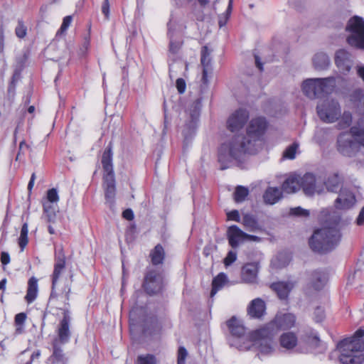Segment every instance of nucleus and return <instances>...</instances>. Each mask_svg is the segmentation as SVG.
Listing matches in <instances>:
<instances>
[{
  "label": "nucleus",
  "mask_w": 364,
  "mask_h": 364,
  "mask_svg": "<svg viewBox=\"0 0 364 364\" xmlns=\"http://www.w3.org/2000/svg\"><path fill=\"white\" fill-rule=\"evenodd\" d=\"M227 279L226 275L224 273H220L215 277L212 282V290L210 296H213L216 292L224 285Z\"/></svg>",
  "instance_id": "35"
},
{
  "label": "nucleus",
  "mask_w": 364,
  "mask_h": 364,
  "mask_svg": "<svg viewBox=\"0 0 364 364\" xmlns=\"http://www.w3.org/2000/svg\"><path fill=\"white\" fill-rule=\"evenodd\" d=\"M364 329H358L355 334L346 338L336 346L329 355V359L341 364H360L364 360Z\"/></svg>",
  "instance_id": "4"
},
{
  "label": "nucleus",
  "mask_w": 364,
  "mask_h": 364,
  "mask_svg": "<svg viewBox=\"0 0 364 364\" xmlns=\"http://www.w3.org/2000/svg\"><path fill=\"white\" fill-rule=\"evenodd\" d=\"M242 224L250 232H257L262 228L255 217L250 214H245L242 217Z\"/></svg>",
  "instance_id": "30"
},
{
  "label": "nucleus",
  "mask_w": 364,
  "mask_h": 364,
  "mask_svg": "<svg viewBox=\"0 0 364 364\" xmlns=\"http://www.w3.org/2000/svg\"><path fill=\"white\" fill-rule=\"evenodd\" d=\"M289 213L290 215L300 217H308L309 215V211L301 207L291 208Z\"/></svg>",
  "instance_id": "44"
},
{
  "label": "nucleus",
  "mask_w": 364,
  "mask_h": 364,
  "mask_svg": "<svg viewBox=\"0 0 364 364\" xmlns=\"http://www.w3.org/2000/svg\"><path fill=\"white\" fill-rule=\"evenodd\" d=\"M314 319L316 322H321L324 318V311L321 307H317L314 311Z\"/></svg>",
  "instance_id": "54"
},
{
  "label": "nucleus",
  "mask_w": 364,
  "mask_h": 364,
  "mask_svg": "<svg viewBox=\"0 0 364 364\" xmlns=\"http://www.w3.org/2000/svg\"><path fill=\"white\" fill-rule=\"evenodd\" d=\"M90 46V41L88 38H85L82 47L80 48V55H83L85 54L86 51L88 50Z\"/></svg>",
  "instance_id": "60"
},
{
  "label": "nucleus",
  "mask_w": 364,
  "mask_h": 364,
  "mask_svg": "<svg viewBox=\"0 0 364 364\" xmlns=\"http://www.w3.org/2000/svg\"><path fill=\"white\" fill-rule=\"evenodd\" d=\"M312 62L314 68L317 70H326L330 65L328 56L323 52L316 53L312 59Z\"/></svg>",
  "instance_id": "28"
},
{
  "label": "nucleus",
  "mask_w": 364,
  "mask_h": 364,
  "mask_svg": "<svg viewBox=\"0 0 364 364\" xmlns=\"http://www.w3.org/2000/svg\"><path fill=\"white\" fill-rule=\"evenodd\" d=\"M326 281V277L323 272L315 271L312 273L311 285L315 289H321L324 286Z\"/></svg>",
  "instance_id": "33"
},
{
  "label": "nucleus",
  "mask_w": 364,
  "mask_h": 364,
  "mask_svg": "<svg viewBox=\"0 0 364 364\" xmlns=\"http://www.w3.org/2000/svg\"><path fill=\"white\" fill-rule=\"evenodd\" d=\"M211 50H210L208 46H205L201 49V58L200 63L203 66V77L202 80L204 83L208 82V75L209 73H211L212 68L210 66L211 58H210Z\"/></svg>",
  "instance_id": "21"
},
{
  "label": "nucleus",
  "mask_w": 364,
  "mask_h": 364,
  "mask_svg": "<svg viewBox=\"0 0 364 364\" xmlns=\"http://www.w3.org/2000/svg\"><path fill=\"white\" fill-rule=\"evenodd\" d=\"M28 225L27 223H23L22 225L20 236L18 239V244L21 248V251L23 252L28 245Z\"/></svg>",
  "instance_id": "36"
},
{
  "label": "nucleus",
  "mask_w": 364,
  "mask_h": 364,
  "mask_svg": "<svg viewBox=\"0 0 364 364\" xmlns=\"http://www.w3.org/2000/svg\"><path fill=\"white\" fill-rule=\"evenodd\" d=\"M266 128L267 121L264 117L254 118L247 127L246 136L236 135L223 144L218 151L220 169H226L235 162L241 163L247 155L256 154Z\"/></svg>",
  "instance_id": "1"
},
{
  "label": "nucleus",
  "mask_w": 364,
  "mask_h": 364,
  "mask_svg": "<svg viewBox=\"0 0 364 364\" xmlns=\"http://www.w3.org/2000/svg\"><path fill=\"white\" fill-rule=\"evenodd\" d=\"M322 228L314 230L309 240V246L314 252L326 253L333 250L341 240L339 223L341 217L333 212L327 217Z\"/></svg>",
  "instance_id": "3"
},
{
  "label": "nucleus",
  "mask_w": 364,
  "mask_h": 364,
  "mask_svg": "<svg viewBox=\"0 0 364 364\" xmlns=\"http://www.w3.org/2000/svg\"><path fill=\"white\" fill-rule=\"evenodd\" d=\"M336 79L333 77L309 78L302 82L301 90L304 95L313 100L331 93L336 87Z\"/></svg>",
  "instance_id": "5"
},
{
  "label": "nucleus",
  "mask_w": 364,
  "mask_h": 364,
  "mask_svg": "<svg viewBox=\"0 0 364 364\" xmlns=\"http://www.w3.org/2000/svg\"><path fill=\"white\" fill-rule=\"evenodd\" d=\"M282 198V191L277 187H269L263 194L264 202L268 205H274Z\"/></svg>",
  "instance_id": "25"
},
{
  "label": "nucleus",
  "mask_w": 364,
  "mask_h": 364,
  "mask_svg": "<svg viewBox=\"0 0 364 364\" xmlns=\"http://www.w3.org/2000/svg\"><path fill=\"white\" fill-rule=\"evenodd\" d=\"M245 240L259 242V241H260V238L256 235H252L247 234V236L245 237Z\"/></svg>",
  "instance_id": "63"
},
{
  "label": "nucleus",
  "mask_w": 364,
  "mask_h": 364,
  "mask_svg": "<svg viewBox=\"0 0 364 364\" xmlns=\"http://www.w3.org/2000/svg\"><path fill=\"white\" fill-rule=\"evenodd\" d=\"M301 187L307 196H313L315 193H322L324 191L323 186L318 184L315 176L311 173H306L303 177H299Z\"/></svg>",
  "instance_id": "13"
},
{
  "label": "nucleus",
  "mask_w": 364,
  "mask_h": 364,
  "mask_svg": "<svg viewBox=\"0 0 364 364\" xmlns=\"http://www.w3.org/2000/svg\"><path fill=\"white\" fill-rule=\"evenodd\" d=\"M334 60L337 68L344 74L350 72L353 64L351 53L343 48L336 52Z\"/></svg>",
  "instance_id": "16"
},
{
  "label": "nucleus",
  "mask_w": 364,
  "mask_h": 364,
  "mask_svg": "<svg viewBox=\"0 0 364 364\" xmlns=\"http://www.w3.org/2000/svg\"><path fill=\"white\" fill-rule=\"evenodd\" d=\"M245 236H247V233L243 232L237 225H231L228 228V240L230 245L233 248L237 247L240 242L245 241Z\"/></svg>",
  "instance_id": "19"
},
{
  "label": "nucleus",
  "mask_w": 364,
  "mask_h": 364,
  "mask_svg": "<svg viewBox=\"0 0 364 364\" xmlns=\"http://www.w3.org/2000/svg\"><path fill=\"white\" fill-rule=\"evenodd\" d=\"M149 257L153 265H159L163 264L165 259V251L161 245L158 244L150 252Z\"/></svg>",
  "instance_id": "31"
},
{
  "label": "nucleus",
  "mask_w": 364,
  "mask_h": 364,
  "mask_svg": "<svg viewBox=\"0 0 364 364\" xmlns=\"http://www.w3.org/2000/svg\"><path fill=\"white\" fill-rule=\"evenodd\" d=\"M49 364H65L67 358L62 350L56 347L55 345L54 352L49 358Z\"/></svg>",
  "instance_id": "34"
},
{
  "label": "nucleus",
  "mask_w": 364,
  "mask_h": 364,
  "mask_svg": "<svg viewBox=\"0 0 364 364\" xmlns=\"http://www.w3.org/2000/svg\"><path fill=\"white\" fill-rule=\"evenodd\" d=\"M4 31L1 23L0 22V73H2L5 69V60L4 59Z\"/></svg>",
  "instance_id": "39"
},
{
  "label": "nucleus",
  "mask_w": 364,
  "mask_h": 364,
  "mask_svg": "<svg viewBox=\"0 0 364 364\" xmlns=\"http://www.w3.org/2000/svg\"><path fill=\"white\" fill-rule=\"evenodd\" d=\"M298 144H292L289 146L283 152V157L287 159H294L296 156Z\"/></svg>",
  "instance_id": "42"
},
{
  "label": "nucleus",
  "mask_w": 364,
  "mask_h": 364,
  "mask_svg": "<svg viewBox=\"0 0 364 364\" xmlns=\"http://www.w3.org/2000/svg\"><path fill=\"white\" fill-rule=\"evenodd\" d=\"M357 74L364 82V65L357 66Z\"/></svg>",
  "instance_id": "62"
},
{
  "label": "nucleus",
  "mask_w": 364,
  "mask_h": 364,
  "mask_svg": "<svg viewBox=\"0 0 364 364\" xmlns=\"http://www.w3.org/2000/svg\"><path fill=\"white\" fill-rule=\"evenodd\" d=\"M343 178L337 173H331L324 181V185L329 192L336 193L341 189Z\"/></svg>",
  "instance_id": "24"
},
{
  "label": "nucleus",
  "mask_w": 364,
  "mask_h": 364,
  "mask_svg": "<svg viewBox=\"0 0 364 364\" xmlns=\"http://www.w3.org/2000/svg\"><path fill=\"white\" fill-rule=\"evenodd\" d=\"M112 155V147L111 144H109L102 154V164L104 171L103 186L105 192V198L110 203V205L114 204L116 192Z\"/></svg>",
  "instance_id": "6"
},
{
  "label": "nucleus",
  "mask_w": 364,
  "mask_h": 364,
  "mask_svg": "<svg viewBox=\"0 0 364 364\" xmlns=\"http://www.w3.org/2000/svg\"><path fill=\"white\" fill-rule=\"evenodd\" d=\"M143 287L147 294L152 295L159 293L163 288V276L161 272L151 269L145 275Z\"/></svg>",
  "instance_id": "12"
},
{
  "label": "nucleus",
  "mask_w": 364,
  "mask_h": 364,
  "mask_svg": "<svg viewBox=\"0 0 364 364\" xmlns=\"http://www.w3.org/2000/svg\"><path fill=\"white\" fill-rule=\"evenodd\" d=\"M102 12L105 15L106 19L109 18V0H104L102 5Z\"/></svg>",
  "instance_id": "56"
},
{
  "label": "nucleus",
  "mask_w": 364,
  "mask_h": 364,
  "mask_svg": "<svg viewBox=\"0 0 364 364\" xmlns=\"http://www.w3.org/2000/svg\"><path fill=\"white\" fill-rule=\"evenodd\" d=\"M227 326L232 336L241 338L245 334V328L242 322L235 316L227 321Z\"/></svg>",
  "instance_id": "23"
},
{
  "label": "nucleus",
  "mask_w": 364,
  "mask_h": 364,
  "mask_svg": "<svg viewBox=\"0 0 364 364\" xmlns=\"http://www.w3.org/2000/svg\"><path fill=\"white\" fill-rule=\"evenodd\" d=\"M337 149L339 153L347 157H353L360 151V144L350 132L341 133L337 140Z\"/></svg>",
  "instance_id": "10"
},
{
  "label": "nucleus",
  "mask_w": 364,
  "mask_h": 364,
  "mask_svg": "<svg viewBox=\"0 0 364 364\" xmlns=\"http://www.w3.org/2000/svg\"><path fill=\"white\" fill-rule=\"evenodd\" d=\"M306 342L311 348L314 349L321 346V341L316 335L308 337Z\"/></svg>",
  "instance_id": "48"
},
{
  "label": "nucleus",
  "mask_w": 364,
  "mask_h": 364,
  "mask_svg": "<svg viewBox=\"0 0 364 364\" xmlns=\"http://www.w3.org/2000/svg\"><path fill=\"white\" fill-rule=\"evenodd\" d=\"M249 119V112L245 109H239L233 112L227 121L228 129L232 132L242 129Z\"/></svg>",
  "instance_id": "14"
},
{
  "label": "nucleus",
  "mask_w": 364,
  "mask_h": 364,
  "mask_svg": "<svg viewBox=\"0 0 364 364\" xmlns=\"http://www.w3.org/2000/svg\"><path fill=\"white\" fill-rule=\"evenodd\" d=\"M1 262L4 266L8 264L10 262V256L8 252H2L1 253Z\"/></svg>",
  "instance_id": "58"
},
{
  "label": "nucleus",
  "mask_w": 364,
  "mask_h": 364,
  "mask_svg": "<svg viewBox=\"0 0 364 364\" xmlns=\"http://www.w3.org/2000/svg\"><path fill=\"white\" fill-rule=\"evenodd\" d=\"M149 322L153 327L154 331H158L159 329V326L156 318H151Z\"/></svg>",
  "instance_id": "64"
},
{
  "label": "nucleus",
  "mask_w": 364,
  "mask_h": 364,
  "mask_svg": "<svg viewBox=\"0 0 364 364\" xmlns=\"http://www.w3.org/2000/svg\"><path fill=\"white\" fill-rule=\"evenodd\" d=\"M65 267V256L62 249L58 250L55 255L54 269L52 274V291L50 298L56 296L55 287L57 284L58 279H59L61 273Z\"/></svg>",
  "instance_id": "15"
},
{
  "label": "nucleus",
  "mask_w": 364,
  "mask_h": 364,
  "mask_svg": "<svg viewBox=\"0 0 364 364\" xmlns=\"http://www.w3.org/2000/svg\"><path fill=\"white\" fill-rule=\"evenodd\" d=\"M232 0H229V4H228V9H227V14L225 16H222V17H220L219 18V21H218V24H219V26L221 28L223 26H224L226 23H227V21H228V16L231 11V9H232Z\"/></svg>",
  "instance_id": "50"
},
{
  "label": "nucleus",
  "mask_w": 364,
  "mask_h": 364,
  "mask_svg": "<svg viewBox=\"0 0 364 364\" xmlns=\"http://www.w3.org/2000/svg\"><path fill=\"white\" fill-rule=\"evenodd\" d=\"M200 102L199 100H196L193 102L186 111L188 119L182 130L183 135L184 136L186 140H187L189 137H191L195 133L197 127V122L200 115Z\"/></svg>",
  "instance_id": "11"
},
{
  "label": "nucleus",
  "mask_w": 364,
  "mask_h": 364,
  "mask_svg": "<svg viewBox=\"0 0 364 364\" xmlns=\"http://www.w3.org/2000/svg\"><path fill=\"white\" fill-rule=\"evenodd\" d=\"M187 355H188V352H187L186 349L183 346L179 347L178 350L177 364H186V358Z\"/></svg>",
  "instance_id": "47"
},
{
  "label": "nucleus",
  "mask_w": 364,
  "mask_h": 364,
  "mask_svg": "<svg viewBox=\"0 0 364 364\" xmlns=\"http://www.w3.org/2000/svg\"><path fill=\"white\" fill-rule=\"evenodd\" d=\"M298 342L297 337L292 332L284 333L280 336V346L287 350H290L296 346Z\"/></svg>",
  "instance_id": "26"
},
{
  "label": "nucleus",
  "mask_w": 364,
  "mask_h": 364,
  "mask_svg": "<svg viewBox=\"0 0 364 364\" xmlns=\"http://www.w3.org/2000/svg\"><path fill=\"white\" fill-rule=\"evenodd\" d=\"M294 287V284L291 282H279L271 285L272 290L277 293L281 299H287Z\"/></svg>",
  "instance_id": "22"
},
{
  "label": "nucleus",
  "mask_w": 364,
  "mask_h": 364,
  "mask_svg": "<svg viewBox=\"0 0 364 364\" xmlns=\"http://www.w3.org/2000/svg\"><path fill=\"white\" fill-rule=\"evenodd\" d=\"M26 318V315L24 313H19L15 316V325L16 330L15 334L19 335L23 333L24 331V323Z\"/></svg>",
  "instance_id": "37"
},
{
  "label": "nucleus",
  "mask_w": 364,
  "mask_h": 364,
  "mask_svg": "<svg viewBox=\"0 0 364 364\" xmlns=\"http://www.w3.org/2000/svg\"><path fill=\"white\" fill-rule=\"evenodd\" d=\"M296 316L291 313H279L264 327L252 334L253 346L258 350V355H267L274 350L273 337L280 330H287L294 326Z\"/></svg>",
  "instance_id": "2"
},
{
  "label": "nucleus",
  "mask_w": 364,
  "mask_h": 364,
  "mask_svg": "<svg viewBox=\"0 0 364 364\" xmlns=\"http://www.w3.org/2000/svg\"><path fill=\"white\" fill-rule=\"evenodd\" d=\"M237 259V255L235 252L230 251L224 259V264L226 266L230 265Z\"/></svg>",
  "instance_id": "52"
},
{
  "label": "nucleus",
  "mask_w": 364,
  "mask_h": 364,
  "mask_svg": "<svg viewBox=\"0 0 364 364\" xmlns=\"http://www.w3.org/2000/svg\"><path fill=\"white\" fill-rule=\"evenodd\" d=\"M265 310V303L259 298L253 299L247 307L248 315L254 318H260L264 314Z\"/></svg>",
  "instance_id": "20"
},
{
  "label": "nucleus",
  "mask_w": 364,
  "mask_h": 364,
  "mask_svg": "<svg viewBox=\"0 0 364 364\" xmlns=\"http://www.w3.org/2000/svg\"><path fill=\"white\" fill-rule=\"evenodd\" d=\"M26 27L23 25L22 22H18V26L16 28V36L20 38H23L26 35Z\"/></svg>",
  "instance_id": "51"
},
{
  "label": "nucleus",
  "mask_w": 364,
  "mask_h": 364,
  "mask_svg": "<svg viewBox=\"0 0 364 364\" xmlns=\"http://www.w3.org/2000/svg\"><path fill=\"white\" fill-rule=\"evenodd\" d=\"M63 292L64 293V299H65V304L67 307L62 309L63 310V318L59 323V326L58 328V339H55L53 341V348H55V345L62 351L63 350L58 346V343H65L68 342L70 336V331L69 329V325L70 321V312L68 309L69 300H70V294L71 292V285L70 284H67L65 285Z\"/></svg>",
  "instance_id": "8"
},
{
  "label": "nucleus",
  "mask_w": 364,
  "mask_h": 364,
  "mask_svg": "<svg viewBox=\"0 0 364 364\" xmlns=\"http://www.w3.org/2000/svg\"><path fill=\"white\" fill-rule=\"evenodd\" d=\"M176 87L180 94L184 93L186 88L185 80L183 78H178L176 82Z\"/></svg>",
  "instance_id": "53"
},
{
  "label": "nucleus",
  "mask_w": 364,
  "mask_h": 364,
  "mask_svg": "<svg viewBox=\"0 0 364 364\" xmlns=\"http://www.w3.org/2000/svg\"><path fill=\"white\" fill-rule=\"evenodd\" d=\"M301 188L299 177L290 176L282 184V190L287 193L296 192Z\"/></svg>",
  "instance_id": "29"
},
{
  "label": "nucleus",
  "mask_w": 364,
  "mask_h": 364,
  "mask_svg": "<svg viewBox=\"0 0 364 364\" xmlns=\"http://www.w3.org/2000/svg\"><path fill=\"white\" fill-rule=\"evenodd\" d=\"M248 189L243 186H237L234 193V199L237 203H241L245 200L248 195Z\"/></svg>",
  "instance_id": "40"
},
{
  "label": "nucleus",
  "mask_w": 364,
  "mask_h": 364,
  "mask_svg": "<svg viewBox=\"0 0 364 364\" xmlns=\"http://www.w3.org/2000/svg\"><path fill=\"white\" fill-rule=\"evenodd\" d=\"M355 198L353 193L346 189L341 190L335 200L334 205L336 209L348 210L353 206Z\"/></svg>",
  "instance_id": "17"
},
{
  "label": "nucleus",
  "mask_w": 364,
  "mask_h": 364,
  "mask_svg": "<svg viewBox=\"0 0 364 364\" xmlns=\"http://www.w3.org/2000/svg\"><path fill=\"white\" fill-rule=\"evenodd\" d=\"M347 33L346 42L352 48L364 50V20L354 16L350 18L346 26Z\"/></svg>",
  "instance_id": "7"
},
{
  "label": "nucleus",
  "mask_w": 364,
  "mask_h": 364,
  "mask_svg": "<svg viewBox=\"0 0 364 364\" xmlns=\"http://www.w3.org/2000/svg\"><path fill=\"white\" fill-rule=\"evenodd\" d=\"M316 112L319 119L327 124L338 121L342 116L340 103L333 98H327L318 104Z\"/></svg>",
  "instance_id": "9"
},
{
  "label": "nucleus",
  "mask_w": 364,
  "mask_h": 364,
  "mask_svg": "<svg viewBox=\"0 0 364 364\" xmlns=\"http://www.w3.org/2000/svg\"><path fill=\"white\" fill-rule=\"evenodd\" d=\"M350 131L354 139L357 141L360 145L364 146V118L360 119L356 125L350 128Z\"/></svg>",
  "instance_id": "32"
},
{
  "label": "nucleus",
  "mask_w": 364,
  "mask_h": 364,
  "mask_svg": "<svg viewBox=\"0 0 364 364\" xmlns=\"http://www.w3.org/2000/svg\"><path fill=\"white\" fill-rule=\"evenodd\" d=\"M30 149V146L26 143V141L24 140H23L22 141L20 142V144H19V150H18V152L17 154V156H16V161H18V160H21V151H26V150H28Z\"/></svg>",
  "instance_id": "57"
},
{
  "label": "nucleus",
  "mask_w": 364,
  "mask_h": 364,
  "mask_svg": "<svg viewBox=\"0 0 364 364\" xmlns=\"http://www.w3.org/2000/svg\"><path fill=\"white\" fill-rule=\"evenodd\" d=\"M72 22V16H67L63 18L62 25L60 28V29L57 32V35L63 34L68 27L70 26Z\"/></svg>",
  "instance_id": "45"
},
{
  "label": "nucleus",
  "mask_w": 364,
  "mask_h": 364,
  "mask_svg": "<svg viewBox=\"0 0 364 364\" xmlns=\"http://www.w3.org/2000/svg\"><path fill=\"white\" fill-rule=\"evenodd\" d=\"M18 79H19V74L17 73H15L13 75L11 82L8 87V94L12 97L14 95L16 83L18 80Z\"/></svg>",
  "instance_id": "46"
},
{
  "label": "nucleus",
  "mask_w": 364,
  "mask_h": 364,
  "mask_svg": "<svg viewBox=\"0 0 364 364\" xmlns=\"http://www.w3.org/2000/svg\"><path fill=\"white\" fill-rule=\"evenodd\" d=\"M352 121L351 114L350 112H344L342 119L339 122V127L341 128H344L348 127Z\"/></svg>",
  "instance_id": "49"
},
{
  "label": "nucleus",
  "mask_w": 364,
  "mask_h": 364,
  "mask_svg": "<svg viewBox=\"0 0 364 364\" xmlns=\"http://www.w3.org/2000/svg\"><path fill=\"white\" fill-rule=\"evenodd\" d=\"M357 224L358 225H363L364 224V207L362 208L358 215L357 218Z\"/></svg>",
  "instance_id": "61"
},
{
  "label": "nucleus",
  "mask_w": 364,
  "mask_h": 364,
  "mask_svg": "<svg viewBox=\"0 0 364 364\" xmlns=\"http://www.w3.org/2000/svg\"><path fill=\"white\" fill-rule=\"evenodd\" d=\"M58 200L59 196L57 190L55 188H51L47 191L46 199L43 202L57 203Z\"/></svg>",
  "instance_id": "43"
},
{
  "label": "nucleus",
  "mask_w": 364,
  "mask_h": 364,
  "mask_svg": "<svg viewBox=\"0 0 364 364\" xmlns=\"http://www.w3.org/2000/svg\"><path fill=\"white\" fill-rule=\"evenodd\" d=\"M38 291V279L32 277L28 281V287L25 300L28 304H31L36 299Z\"/></svg>",
  "instance_id": "27"
},
{
  "label": "nucleus",
  "mask_w": 364,
  "mask_h": 364,
  "mask_svg": "<svg viewBox=\"0 0 364 364\" xmlns=\"http://www.w3.org/2000/svg\"><path fill=\"white\" fill-rule=\"evenodd\" d=\"M136 364H156V358L152 354L139 355L136 358Z\"/></svg>",
  "instance_id": "41"
},
{
  "label": "nucleus",
  "mask_w": 364,
  "mask_h": 364,
  "mask_svg": "<svg viewBox=\"0 0 364 364\" xmlns=\"http://www.w3.org/2000/svg\"><path fill=\"white\" fill-rule=\"evenodd\" d=\"M259 268L258 262H250L245 264L242 269V279L245 283H256Z\"/></svg>",
  "instance_id": "18"
},
{
  "label": "nucleus",
  "mask_w": 364,
  "mask_h": 364,
  "mask_svg": "<svg viewBox=\"0 0 364 364\" xmlns=\"http://www.w3.org/2000/svg\"><path fill=\"white\" fill-rule=\"evenodd\" d=\"M43 213L46 218L49 221L53 220L55 218V206L54 203H49L48 202H43Z\"/></svg>",
  "instance_id": "38"
},
{
  "label": "nucleus",
  "mask_w": 364,
  "mask_h": 364,
  "mask_svg": "<svg viewBox=\"0 0 364 364\" xmlns=\"http://www.w3.org/2000/svg\"><path fill=\"white\" fill-rule=\"evenodd\" d=\"M123 218L132 220L134 218V213L131 209H127L122 213Z\"/></svg>",
  "instance_id": "59"
},
{
  "label": "nucleus",
  "mask_w": 364,
  "mask_h": 364,
  "mask_svg": "<svg viewBox=\"0 0 364 364\" xmlns=\"http://www.w3.org/2000/svg\"><path fill=\"white\" fill-rule=\"evenodd\" d=\"M228 220H234L236 222H240V216L239 212L237 210H233L227 213Z\"/></svg>",
  "instance_id": "55"
}]
</instances>
